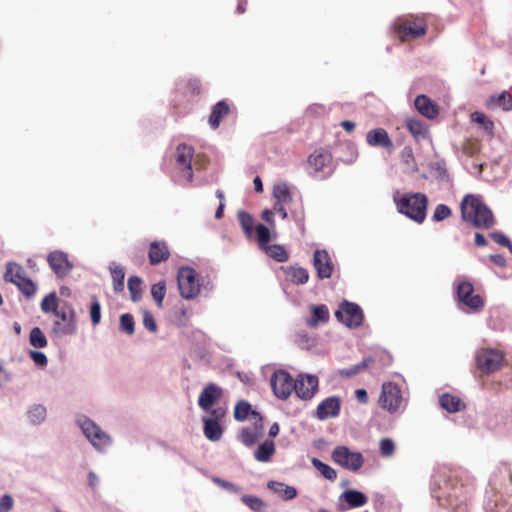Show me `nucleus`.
Listing matches in <instances>:
<instances>
[{"label": "nucleus", "mask_w": 512, "mask_h": 512, "mask_svg": "<svg viewBox=\"0 0 512 512\" xmlns=\"http://www.w3.org/2000/svg\"><path fill=\"white\" fill-rule=\"evenodd\" d=\"M24 278L25 272L20 265L13 262L7 264L6 273L4 275L5 281L16 285L18 282H20V279Z\"/></svg>", "instance_id": "nucleus-32"}, {"label": "nucleus", "mask_w": 512, "mask_h": 512, "mask_svg": "<svg viewBox=\"0 0 512 512\" xmlns=\"http://www.w3.org/2000/svg\"><path fill=\"white\" fill-rule=\"evenodd\" d=\"M16 286L28 298L32 297L36 292V285L27 277L20 279V282H18Z\"/></svg>", "instance_id": "nucleus-48"}, {"label": "nucleus", "mask_w": 512, "mask_h": 512, "mask_svg": "<svg viewBox=\"0 0 512 512\" xmlns=\"http://www.w3.org/2000/svg\"><path fill=\"white\" fill-rule=\"evenodd\" d=\"M135 322L131 314L125 313L120 317V329L125 331L127 334L132 335L135 331Z\"/></svg>", "instance_id": "nucleus-49"}, {"label": "nucleus", "mask_w": 512, "mask_h": 512, "mask_svg": "<svg viewBox=\"0 0 512 512\" xmlns=\"http://www.w3.org/2000/svg\"><path fill=\"white\" fill-rule=\"evenodd\" d=\"M222 396V389L214 383H209L201 391L198 399V404L201 409L206 412H211L214 408V403Z\"/></svg>", "instance_id": "nucleus-18"}, {"label": "nucleus", "mask_w": 512, "mask_h": 512, "mask_svg": "<svg viewBox=\"0 0 512 512\" xmlns=\"http://www.w3.org/2000/svg\"><path fill=\"white\" fill-rule=\"evenodd\" d=\"M46 415H47V410H46L45 406H43L41 404H35V405L31 406L29 408V410L27 411V417H28L30 423H32L34 425L41 424L45 420Z\"/></svg>", "instance_id": "nucleus-34"}, {"label": "nucleus", "mask_w": 512, "mask_h": 512, "mask_svg": "<svg viewBox=\"0 0 512 512\" xmlns=\"http://www.w3.org/2000/svg\"><path fill=\"white\" fill-rule=\"evenodd\" d=\"M270 384L273 393L279 399L285 400L295 391L299 398L308 400L317 392L319 381L314 375L300 376L294 380L288 372L278 370L271 376Z\"/></svg>", "instance_id": "nucleus-1"}, {"label": "nucleus", "mask_w": 512, "mask_h": 512, "mask_svg": "<svg viewBox=\"0 0 512 512\" xmlns=\"http://www.w3.org/2000/svg\"><path fill=\"white\" fill-rule=\"evenodd\" d=\"M14 506V500L11 495L4 494L0 498V512H10Z\"/></svg>", "instance_id": "nucleus-58"}, {"label": "nucleus", "mask_w": 512, "mask_h": 512, "mask_svg": "<svg viewBox=\"0 0 512 512\" xmlns=\"http://www.w3.org/2000/svg\"><path fill=\"white\" fill-rule=\"evenodd\" d=\"M451 213V209L447 205L438 204L433 212L432 220L435 222L443 221L448 218Z\"/></svg>", "instance_id": "nucleus-52"}, {"label": "nucleus", "mask_w": 512, "mask_h": 512, "mask_svg": "<svg viewBox=\"0 0 512 512\" xmlns=\"http://www.w3.org/2000/svg\"><path fill=\"white\" fill-rule=\"evenodd\" d=\"M263 250L269 257L275 259L278 262H286L288 260V254L285 248L281 245H268Z\"/></svg>", "instance_id": "nucleus-39"}, {"label": "nucleus", "mask_w": 512, "mask_h": 512, "mask_svg": "<svg viewBox=\"0 0 512 512\" xmlns=\"http://www.w3.org/2000/svg\"><path fill=\"white\" fill-rule=\"evenodd\" d=\"M486 106L488 108L501 107L504 111H510L512 110V97L506 91L498 95H491L487 100Z\"/></svg>", "instance_id": "nucleus-26"}, {"label": "nucleus", "mask_w": 512, "mask_h": 512, "mask_svg": "<svg viewBox=\"0 0 512 512\" xmlns=\"http://www.w3.org/2000/svg\"><path fill=\"white\" fill-rule=\"evenodd\" d=\"M90 318L93 325H98L101 321V305L96 299L92 301L90 306Z\"/></svg>", "instance_id": "nucleus-55"}, {"label": "nucleus", "mask_w": 512, "mask_h": 512, "mask_svg": "<svg viewBox=\"0 0 512 512\" xmlns=\"http://www.w3.org/2000/svg\"><path fill=\"white\" fill-rule=\"evenodd\" d=\"M395 30L402 39L405 37L415 39L426 33L425 25L421 19H416L413 22L402 21L396 23Z\"/></svg>", "instance_id": "nucleus-19"}, {"label": "nucleus", "mask_w": 512, "mask_h": 512, "mask_svg": "<svg viewBox=\"0 0 512 512\" xmlns=\"http://www.w3.org/2000/svg\"><path fill=\"white\" fill-rule=\"evenodd\" d=\"M405 125L408 131L417 141L426 139L428 137V129L421 120L416 118H407Z\"/></svg>", "instance_id": "nucleus-25"}, {"label": "nucleus", "mask_w": 512, "mask_h": 512, "mask_svg": "<svg viewBox=\"0 0 512 512\" xmlns=\"http://www.w3.org/2000/svg\"><path fill=\"white\" fill-rule=\"evenodd\" d=\"M289 275L295 284H305L309 279V273L305 268L292 267L290 268Z\"/></svg>", "instance_id": "nucleus-45"}, {"label": "nucleus", "mask_w": 512, "mask_h": 512, "mask_svg": "<svg viewBox=\"0 0 512 512\" xmlns=\"http://www.w3.org/2000/svg\"><path fill=\"white\" fill-rule=\"evenodd\" d=\"M109 270L113 280V288L115 292H121L124 289L125 273L121 266L115 262L110 263Z\"/></svg>", "instance_id": "nucleus-30"}, {"label": "nucleus", "mask_w": 512, "mask_h": 512, "mask_svg": "<svg viewBox=\"0 0 512 512\" xmlns=\"http://www.w3.org/2000/svg\"><path fill=\"white\" fill-rule=\"evenodd\" d=\"M399 213L421 224L427 216L428 198L424 193H396L393 197Z\"/></svg>", "instance_id": "nucleus-2"}, {"label": "nucleus", "mask_w": 512, "mask_h": 512, "mask_svg": "<svg viewBox=\"0 0 512 512\" xmlns=\"http://www.w3.org/2000/svg\"><path fill=\"white\" fill-rule=\"evenodd\" d=\"M29 344L35 349L45 348L48 345V339L39 327H33L29 333Z\"/></svg>", "instance_id": "nucleus-33"}, {"label": "nucleus", "mask_w": 512, "mask_h": 512, "mask_svg": "<svg viewBox=\"0 0 512 512\" xmlns=\"http://www.w3.org/2000/svg\"><path fill=\"white\" fill-rule=\"evenodd\" d=\"M313 265L320 279L330 278L334 265L326 250H316L313 256Z\"/></svg>", "instance_id": "nucleus-16"}, {"label": "nucleus", "mask_w": 512, "mask_h": 512, "mask_svg": "<svg viewBox=\"0 0 512 512\" xmlns=\"http://www.w3.org/2000/svg\"><path fill=\"white\" fill-rule=\"evenodd\" d=\"M48 264L57 277L63 278L73 269V264L68 260L66 253L53 251L47 257Z\"/></svg>", "instance_id": "nucleus-15"}, {"label": "nucleus", "mask_w": 512, "mask_h": 512, "mask_svg": "<svg viewBox=\"0 0 512 512\" xmlns=\"http://www.w3.org/2000/svg\"><path fill=\"white\" fill-rule=\"evenodd\" d=\"M380 453L384 457H389L394 454L395 444L390 438H384L380 441Z\"/></svg>", "instance_id": "nucleus-54"}, {"label": "nucleus", "mask_w": 512, "mask_h": 512, "mask_svg": "<svg viewBox=\"0 0 512 512\" xmlns=\"http://www.w3.org/2000/svg\"><path fill=\"white\" fill-rule=\"evenodd\" d=\"M366 141L370 146L383 147L388 150L393 148V143L383 128L370 130L366 135Z\"/></svg>", "instance_id": "nucleus-20"}, {"label": "nucleus", "mask_w": 512, "mask_h": 512, "mask_svg": "<svg viewBox=\"0 0 512 512\" xmlns=\"http://www.w3.org/2000/svg\"><path fill=\"white\" fill-rule=\"evenodd\" d=\"M471 120L479 124L488 134H492L494 124L484 113L478 111L473 112L471 114Z\"/></svg>", "instance_id": "nucleus-41"}, {"label": "nucleus", "mask_w": 512, "mask_h": 512, "mask_svg": "<svg viewBox=\"0 0 512 512\" xmlns=\"http://www.w3.org/2000/svg\"><path fill=\"white\" fill-rule=\"evenodd\" d=\"M477 367L484 373H493L499 369L503 355L495 349H480L475 355Z\"/></svg>", "instance_id": "nucleus-10"}, {"label": "nucleus", "mask_w": 512, "mask_h": 512, "mask_svg": "<svg viewBox=\"0 0 512 512\" xmlns=\"http://www.w3.org/2000/svg\"><path fill=\"white\" fill-rule=\"evenodd\" d=\"M368 502L367 496L358 490H346L339 496V509L346 511L349 509L364 506Z\"/></svg>", "instance_id": "nucleus-17"}, {"label": "nucleus", "mask_w": 512, "mask_h": 512, "mask_svg": "<svg viewBox=\"0 0 512 512\" xmlns=\"http://www.w3.org/2000/svg\"><path fill=\"white\" fill-rule=\"evenodd\" d=\"M457 297L459 302L464 304L470 310L478 311L484 306L483 298L478 294H474V287L468 281H462L458 283Z\"/></svg>", "instance_id": "nucleus-11"}, {"label": "nucleus", "mask_w": 512, "mask_h": 512, "mask_svg": "<svg viewBox=\"0 0 512 512\" xmlns=\"http://www.w3.org/2000/svg\"><path fill=\"white\" fill-rule=\"evenodd\" d=\"M169 257V249L165 242H152L149 249V261L152 265L159 264Z\"/></svg>", "instance_id": "nucleus-22"}, {"label": "nucleus", "mask_w": 512, "mask_h": 512, "mask_svg": "<svg viewBox=\"0 0 512 512\" xmlns=\"http://www.w3.org/2000/svg\"><path fill=\"white\" fill-rule=\"evenodd\" d=\"M356 399L361 404H366L368 402V394L365 389H357L355 391Z\"/></svg>", "instance_id": "nucleus-62"}, {"label": "nucleus", "mask_w": 512, "mask_h": 512, "mask_svg": "<svg viewBox=\"0 0 512 512\" xmlns=\"http://www.w3.org/2000/svg\"><path fill=\"white\" fill-rule=\"evenodd\" d=\"M98 482H99V478L98 476L93 472V471H90L88 473V485L92 488V489H96L97 486H98Z\"/></svg>", "instance_id": "nucleus-63"}, {"label": "nucleus", "mask_w": 512, "mask_h": 512, "mask_svg": "<svg viewBox=\"0 0 512 512\" xmlns=\"http://www.w3.org/2000/svg\"><path fill=\"white\" fill-rule=\"evenodd\" d=\"M335 317L349 328H356L362 324L363 312L359 305L344 301L335 312Z\"/></svg>", "instance_id": "nucleus-9"}, {"label": "nucleus", "mask_w": 512, "mask_h": 512, "mask_svg": "<svg viewBox=\"0 0 512 512\" xmlns=\"http://www.w3.org/2000/svg\"><path fill=\"white\" fill-rule=\"evenodd\" d=\"M143 325L150 332L157 331V324L153 315L149 311L143 313Z\"/></svg>", "instance_id": "nucleus-57"}, {"label": "nucleus", "mask_w": 512, "mask_h": 512, "mask_svg": "<svg viewBox=\"0 0 512 512\" xmlns=\"http://www.w3.org/2000/svg\"><path fill=\"white\" fill-rule=\"evenodd\" d=\"M262 438V436L257 433L256 431H254L252 428L250 427H244L242 428L241 432H240V435H239V440L241 441V443L243 445H245L246 447H251L253 446L254 444H256L260 439Z\"/></svg>", "instance_id": "nucleus-37"}, {"label": "nucleus", "mask_w": 512, "mask_h": 512, "mask_svg": "<svg viewBox=\"0 0 512 512\" xmlns=\"http://www.w3.org/2000/svg\"><path fill=\"white\" fill-rule=\"evenodd\" d=\"M283 204L284 203H277L274 209L282 217V219H285L287 217V212Z\"/></svg>", "instance_id": "nucleus-64"}, {"label": "nucleus", "mask_w": 512, "mask_h": 512, "mask_svg": "<svg viewBox=\"0 0 512 512\" xmlns=\"http://www.w3.org/2000/svg\"><path fill=\"white\" fill-rule=\"evenodd\" d=\"M439 402L441 407L450 413H455L465 408L464 402L459 397L448 393L443 394Z\"/></svg>", "instance_id": "nucleus-27"}, {"label": "nucleus", "mask_w": 512, "mask_h": 512, "mask_svg": "<svg viewBox=\"0 0 512 512\" xmlns=\"http://www.w3.org/2000/svg\"><path fill=\"white\" fill-rule=\"evenodd\" d=\"M369 362H370V359H364L362 362H360L350 368L340 370L339 374L341 376H345V377H352V376L360 373L365 368H367Z\"/></svg>", "instance_id": "nucleus-51"}, {"label": "nucleus", "mask_w": 512, "mask_h": 512, "mask_svg": "<svg viewBox=\"0 0 512 512\" xmlns=\"http://www.w3.org/2000/svg\"><path fill=\"white\" fill-rule=\"evenodd\" d=\"M251 405L247 401H239L234 410V417L238 421H244L248 415H252Z\"/></svg>", "instance_id": "nucleus-44"}, {"label": "nucleus", "mask_w": 512, "mask_h": 512, "mask_svg": "<svg viewBox=\"0 0 512 512\" xmlns=\"http://www.w3.org/2000/svg\"><path fill=\"white\" fill-rule=\"evenodd\" d=\"M462 219L477 228H488L493 225L491 210L476 196L466 195L460 204Z\"/></svg>", "instance_id": "nucleus-3"}, {"label": "nucleus", "mask_w": 512, "mask_h": 512, "mask_svg": "<svg viewBox=\"0 0 512 512\" xmlns=\"http://www.w3.org/2000/svg\"><path fill=\"white\" fill-rule=\"evenodd\" d=\"M193 152V148L186 144H180L176 149V164L182 170L183 177L187 182H191L193 178L191 165Z\"/></svg>", "instance_id": "nucleus-13"}, {"label": "nucleus", "mask_w": 512, "mask_h": 512, "mask_svg": "<svg viewBox=\"0 0 512 512\" xmlns=\"http://www.w3.org/2000/svg\"><path fill=\"white\" fill-rule=\"evenodd\" d=\"M241 500L254 512H265L266 504L265 502L253 495H244Z\"/></svg>", "instance_id": "nucleus-40"}, {"label": "nucleus", "mask_w": 512, "mask_h": 512, "mask_svg": "<svg viewBox=\"0 0 512 512\" xmlns=\"http://www.w3.org/2000/svg\"><path fill=\"white\" fill-rule=\"evenodd\" d=\"M341 399L338 396H330L322 400L315 411V417L321 421L336 418L340 414Z\"/></svg>", "instance_id": "nucleus-14"}, {"label": "nucleus", "mask_w": 512, "mask_h": 512, "mask_svg": "<svg viewBox=\"0 0 512 512\" xmlns=\"http://www.w3.org/2000/svg\"><path fill=\"white\" fill-rule=\"evenodd\" d=\"M41 310L44 313L52 312L53 314H55V311L59 310L57 309V296L54 292L44 297L41 302Z\"/></svg>", "instance_id": "nucleus-46"}, {"label": "nucleus", "mask_w": 512, "mask_h": 512, "mask_svg": "<svg viewBox=\"0 0 512 512\" xmlns=\"http://www.w3.org/2000/svg\"><path fill=\"white\" fill-rule=\"evenodd\" d=\"M332 460L350 471H358L364 463L363 456L360 452L352 451L346 446H337L332 451Z\"/></svg>", "instance_id": "nucleus-7"}, {"label": "nucleus", "mask_w": 512, "mask_h": 512, "mask_svg": "<svg viewBox=\"0 0 512 512\" xmlns=\"http://www.w3.org/2000/svg\"><path fill=\"white\" fill-rule=\"evenodd\" d=\"M55 320L51 327V333L57 337L72 336L78 330L76 312L73 307L68 306L55 311Z\"/></svg>", "instance_id": "nucleus-5"}, {"label": "nucleus", "mask_w": 512, "mask_h": 512, "mask_svg": "<svg viewBox=\"0 0 512 512\" xmlns=\"http://www.w3.org/2000/svg\"><path fill=\"white\" fill-rule=\"evenodd\" d=\"M165 283L164 282H158L151 287V294L154 300L156 301L158 307L162 306L163 299L165 297Z\"/></svg>", "instance_id": "nucleus-50"}, {"label": "nucleus", "mask_w": 512, "mask_h": 512, "mask_svg": "<svg viewBox=\"0 0 512 512\" xmlns=\"http://www.w3.org/2000/svg\"><path fill=\"white\" fill-rule=\"evenodd\" d=\"M255 231L257 234L258 245L261 249H264L269 245L270 241V230L263 224H258L255 226Z\"/></svg>", "instance_id": "nucleus-43"}, {"label": "nucleus", "mask_w": 512, "mask_h": 512, "mask_svg": "<svg viewBox=\"0 0 512 512\" xmlns=\"http://www.w3.org/2000/svg\"><path fill=\"white\" fill-rule=\"evenodd\" d=\"M402 401L401 391L397 385L391 382L382 385L379 398V404L382 408L394 412L400 408Z\"/></svg>", "instance_id": "nucleus-12"}, {"label": "nucleus", "mask_w": 512, "mask_h": 512, "mask_svg": "<svg viewBox=\"0 0 512 512\" xmlns=\"http://www.w3.org/2000/svg\"><path fill=\"white\" fill-rule=\"evenodd\" d=\"M311 317L306 320L309 327L315 328L329 320V310L326 305H313L311 307Z\"/></svg>", "instance_id": "nucleus-23"}, {"label": "nucleus", "mask_w": 512, "mask_h": 512, "mask_svg": "<svg viewBox=\"0 0 512 512\" xmlns=\"http://www.w3.org/2000/svg\"><path fill=\"white\" fill-rule=\"evenodd\" d=\"M212 481L217 485L219 486L220 488L230 492V493H234V494H237V493H240L241 492V488L236 486L235 484H233L232 482H229L227 480H224L220 477H217V476H213L212 477Z\"/></svg>", "instance_id": "nucleus-53"}, {"label": "nucleus", "mask_w": 512, "mask_h": 512, "mask_svg": "<svg viewBox=\"0 0 512 512\" xmlns=\"http://www.w3.org/2000/svg\"><path fill=\"white\" fill-rule=\"evenodd\" d=\"M178 288L180 295L191 300L198 296L200 293V284L197 279L196 271L188 266L181 267L177 273Z\"/></svg>", "instance_id": "nucleus-6"}, {"label": "nucleus", "mask_w": 512, "mask_h": 512, "mask_svg": "<svg viewBox=\"0 0 512 512\" xmlns=\"http://www.w3.org/2000/svg\"><path fill=\"white\" fill-rule=\"evenodd\" d=\"M226 410L222 407H217L211 410L210 414L203 417V433L205 437L212 441H219L223 434V428L220 421L224 418Z\"/></svg>", "instance_id": "nucleus-8"}, {"label": "nucleus", "mask_w": 512, "mask_h": 512, "mask_svg": "<svg viewBox=\"0 0 512 512\" xmlns=\"http://www.w3.org/2000/svg\"><path fill=\"white\" fill-rule=\"evenodd\" d=\"M331 155L324 150L315 151L309 156L308 163L309 167L313 172L318 173L324 170V168L330 163Z\"/></svg>", "instance_id": "nucleus-24"}, {"label": "nucleus", "mask_w": 512, "mask_h": 512, "mask_svg": "<svg viewBox=\"0 0 512 512\" xmlns=\"http://www.w3.org/2000/svg\"><path fill=\"white\" fill-rule=\"evenodd\" d=\"M13 380V373L0 364V389L6 383Z\"/></svg>", "instance_id": "nucleus-60"}, {"label": "nucleus", "mask_w": 512, "mask_h": 512, "mask_svg": "<svg viewBox=\"0 0 512 512\" xmlns=\"http://www.w3.org/2000/svg\"><path fill=\"white\" fill-rule=\"evenodd\" d=\"M273 196L277 199V203H288L292 200L290 189L285 182H278L274 185Z\"/></svg>", "instance_id": "nucleus-36"}, {"label": "nucleus", "mask_w": 512, "mask_h": 512, "mask_svg": "<svg viewBox=\"0 0 512 512\" xmlns=\"http://www.w3.org/2000/svg\"><path fill=\"white\" fill-rule=\"evenodd\" d=\"M275 453V445L272 440H266L258 446L254 452V457L258 462L267 463Z\"/></svg>", "instance_id": "nucleus-29"}, {"label": "nucleus", "mask_w": 512, "mask_h": 512, "mask_svg": "<svg viewBox=\"0 0 512 512\" xmlns=\"http://www.w3.org/2000/svg\"><path fill=\"white\" fill-rule=\"evenodd\" d=\"M490 237L499 245L507 247L509 251L512 253V243L508 237H506L502 232L495 231L490 234Z\"/></svg>", "instance_id": "nucleus-56"}, {"label": "nucleus", "mask_w": 512, "mask_h": 512, "mask_svg": "<svg viewBox=\"0 0 512 512\" xmlns=\"http://www.w3.org/2000/svg\"><path fill=\"white\" fill-rule=\"evenodd\" d=\"M489 258L499 267H505L507 264L505 257L501 254H490Z\"/></svg>", "instance_id": "nucleus-61"}, {"label": "nucleus", "mask_w": 512, "mask_h": 512, "mask_svg": "<svg viewBox=\"0 0 512 512\" xmlns=\"http://www.w3.org/2000/svg\"><path fill=\"white\" fill-rule=\"evenodd\" d=\"M414 105L418 112L428 119H433L438 115L437 106L425 95H418Z\"/></svg>", "instance_id": "nucleus-21"}, {"label": "nucleus", "mask_w": 512, "mask_h": 512, "mask_svg": "<svg viewBox=\"0 0 512 512\" xmlns=\"http://www.w3.org/2000/svg\"><path fill=\"white\" fill-rule=\"evenodd\" d=\"M311 463L315 469H317L324 478L334 481L337 478V472L331 466L323 463L318 458H312Z\"/></svg>", "instance_id": "nucleus-38"}, {"label": "nucleus", "mask_w": 512, "mask_h": 512, "mask_svg": "<svg viewBox=\"0 0 512 512\" xmlns=\"http://www.w3.org/2000/svg\"><path fill=\"white\" fill-rule=\"evenodd\" d=\"M252 416L254 418V423L250 428H252L254 431L259 433L263 437L264 436V426H263L262 417L256 411L252 412Z\"/></svg>", "instance_id": "nucleus-59"}, {"label": "nucleus", "mask_w": 512, "mask_h": 512, "mask_svg": "<svg viewBox=\"0 0 512 512\" xmlns=\"http://www.w3.org/2000/svg\"><path fill=\"white\" fill-rule=\"evenodd\" d=\"M237 218L246 237L251 238L253 235L254 218L243 210L238 211Z\"/></svg>", "instance_id": "nucleus-35"}, {"label": "nucleus", "mask_w": 512, "mask_h": 512, "mask_svg": "<svg viewBox=\"0 0 512 512\" xmlns=\"http://www.w3.org/2000/svg\"><path fill=\"white\" fill-rule=\"evenodd\" d=\"M75 424L97 452L106 453L112 446L113 439L110 434L86 415H78Z\"/></svg>", "instance_id": "nucleus-4"}, {"label": "nucleus", "mask_w": 512, "mask_h": 512, "mask_svg": "<svg viewBox=\"0 0 512 512\" xmlns=\"http://www.w3.org/2000/svg\"><path fill=\"white\" fill-rule=\"evenodd\" d=\"M267 488L275 493L280 494L285 500H291L297 496V490L295 487L285 485L282 482L269 481L267 483Z\"/></svg>", "instance_id": "nucleus-28"}, {"label": "nucleus", "mask_w": 512, "mask_h": 512, "mask_svg": "<svg viewBox=\"0 0 512 512\" xmlns=\"http://www.w3.org/2000/svg\"><path fill=\"white\" fill-rule=\"evenodd\" d=\"M229 112V107L224 101H219L213 108L209 117V124L213 129L218 128L224 115Z\"/></svg>", "instance_id": "nucleus-31"}, {"label": "nucleus", "mask_w": 512, "mask_h": 512, "mask_svg": "<svg viewBox=\"0 0 512 512\" xmlns=\"http://www.w3.org/2000/svg\"><path fill=\"white\" fill-rule=\"evenodd\" d=\"M28 356L31 358V360L33 361V363L40 369H44L47 367L48 365V358L47 356L41 352V351H38L36 349L34 350H28Z\"/></svg>", "instance_id": "nucleus-47"}, {"label": "nucleus", "mask_w": 512, "mask_h": 512, "mask_svg": "<svg viewBox=\"0 0 512 512\" xmlns=\"http://www.w3.org/2000/svg\"><path fill=\"white\" fill-rule=\"evenodd\" d=\"M141 284L142 281L137 276H131L128 279V289L131 294V300L133 302H138L141 298Z\"/></svg>", "instance_id": "nucleus-42"}]
</instances>
